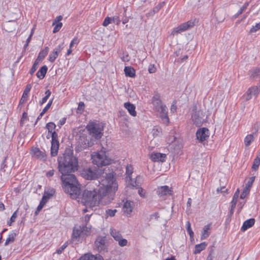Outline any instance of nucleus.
I'll use <instances>...</instances> for the list:
<instances>
[{"label":"nucleus","instance_id":"obj_1","mask_svg":"<svg viewBox=\"0 0 260 260\" xmlns=\"http://www.w3.org/2000/svg\"><path fill=\"white\" fill-rule=\"evenodd\" d=\"M118 186L114 175L106 174L98 181V184L92 182L81 194H78L75 198L78 199V201L86 207L82 210L83 213H85L92 210L93 207L99 206L102 200L108 194L115 192Z\"/></svg>","mask_w":260,"mask_h":260},{"label":"nucleus","instance_id":"obj_2","mask_svg":"<svg viewBox=\"0 0 260 260\" xmlns=\"http://www.w3.org/2000/svg\"><path fill=\"white\" fill-rule=\"evenodd\" d=\"M58 171L61 174L62 188L71 198H76L80 190V185L72 173L78 170V159L72 153H64L57 158Z\"/></svg>","mask_w":260,"mask_h":260},{"label":"nucleus","instance_id":"obj_3","mask_svg":"<svg viewBox=\"0 0 260 260\" xmlns=\"http://www.w3.org/2000/svg\"><path fill=\"white\" fill-rule=\"evenodd\" d=\"M92 163L99 168L111 165L115 160L108 153V151L103 147L100 150L93 152L91 154Z\"/></svg>","mask_w":260,"mask_h":260},{"label":"nucleus","instance_id":"obj_4","mask_svg":"<svg viewBox=\"0 0 260 260\" xmlns=\"http://www.w3.org/2000/svg\"><path fill=\"white\" fill-rule=\"evenodd\" d=\"M46 128L48 131L47 138L51 137V155L55 156L58 154L59 143L57 133L55 131L56 125L54 123L50 122L46 124Z\"/></svg>","mask_w":260,"mask_h":260},{"label":"nucleus","instance_id":"obj_5","mask_svg":"<svg viewBox=\"0 0 260 260\" xmlns=\"http://www.w3.org/2000/svg\"><path fill=\"white\" fill-rule=\"evenodd\" d=\"M94 145L92 139L89 138L86 135L85 130L81 129L79 131V137L78 140L76 149L80 151L84 149L91 147Z\"/></svg>","mask_w":260,"mask_h":260},{"label":"nucleus","instance_id":"obj_6","mask_svg":"<svg viewBox=\"0 0 260 260\" xmlns=\"http://www.w3.org/2000/svg\"><path fill=\"white\" fill-rule=\"evenodd\" d=\"M86 129L89 134L95 139L99 140L103 135V127L99 122L89 121L86 126Z\"/></svg>","mask_w":260,"mask_h":260},{"label":"nucleus","instance_id":"obj_7","mask_svg":"<svg viewBox=\"0 0 260 260\" xmlns=\"http://www.w3.org/2000/svg\"><path fill=\"white\" fill-rule=\"evenodd\" d=\"M91 234V228L86 226H75L73 231L72 239L76 241H82Z\"/></svg>","mask_w":260,"mask_h":260},{"label":"nucleus","instance_id":"obj_8","mask_svg":"<svg viewBox=\"0 0 260 260\" xmlns=\"http://www.w3.org/2000/svg\"><path fill=\"white\" fill-rule=\"evenodd\" d=\"M152 103L155 106L156 110L160 112V117L161 119L162 123L168 125L170 122V120L168 115L167 107L165 105H161L159 108H157L156 105H159L161 104V101L160 100L159 98H157L155 96L153 97Z\"/></svg>","mask_w":260,"mask_h":260},{"label":"nucleus","instance_id":"obj_9","mask_svg":"<svg viewBox=\"0 0 260 260\" xmlns=\"http://www.w3.org/2000/svg\"><path fill=\"white\" fill-rule=\"evenodd\" d=\"M194 25V23L192 21H188L186 22L183 23L179 25L178 26L173 29L171 32V35L175 36L177 34H180L182 32L188 30L189 28L193 27Z\"/></svg>","mask_w":260,"mask_h":260},{"label":"nucleus","instance_id":"obj_10","mask_svg":"<svg viewBox=\"0 0 260 260\" xmlns=\"http://www.w3.org/2000/svg\"><path fill=\"white\" fill-rule=\"evenodd\" d=\"M30 154L32 157L43 161H46L47 158L45 151H41L38 147H32L30 151Z\"/></svg>","mask_w":260,"mask_h":260},{"label":"nucleus","instance_id":"obj_11","mask_svg":"<svg viewBox=\"0 0 260 260\" xmlns=\"http://www.w3.org/2000/svg\"><path fill=\"white\" fill-rule=\"evenodd\" d=\"M209 131L207 128H199L196 133V137L200 142L206 141L209 137Z\"/></svg>","mask_w":260,"mask_h":260},{"label":"nucleus","instance_id":"obj_12","mask_svg":"<svg viewBox=\"0 0 260 260\" xmlns=\"http://www.w3.org/2000/svg\"><path fill=\"white\" fill-rule=\"evenodd\" d=\"M81 175L84 178L88 180L95 179L98 177L97 172L92 170L90 168L83 170Z\"/></svg>","mask_w":260,"mask_h":260},{"label":"nucleus","instance_id":"obj_13","mask_svg":"<svg viewBox=\"0 0 260 260\" xmlns=\"http://www.w3.org/2000/svg\"><path fill=\"white\" fill-rule=\"evenodd\" d=\"M259 92L260 88L257 86H254L249 88L244 94L245 100L248 101L250 100L252 95L257 96Z\"/></svg>","mask_w":260,"mask_h":260},{"label":"nucleus","instance_id":"obj_14","mask_svg":"<svg viewBox=\"0 0 260 260\" xmlns=\"http://www.w3.org/2000/svg\"><path fill=\"white\" fill-rule=\"evenodd\" d=\"M167 155L165 153L153 152L149 155L150 159L153 162H164Z\"/></svg>","mask_w":260,"mask_h":260},{"label":"nucleus","instance_id":"obj_15","mask_svg":"<svg viewBox=\"0 0 260 260\" xmlns=\"http://www.w3.org/2000/svg\"><path fill=\"white\" fill-rule=\"evenodd\" d=\"M62 49V45H59L57 47H55L54 50L49 54L48 60L51 62L55 61L56 59L58 56L59 54Z\"/></svg>","mask_w":260,"mask_h":260},{"label":"nucleus","instance_id":"obj_16","mask_svg":"<svg viewBox=\"0 0 260 260\" xmlns=\"http://www.w3.org/2000/svg\"><path fill=\"white\" fill-rule=\"evenodd\" d=\"M134 208V203L130 201H126L122 207V211L124 215L130 216Z\"/></svg>","mask_w":260,"mask_h":260},{"label":"nucleus","instance_id":"obj_17","mask_svg":"<svg viewBox=\"0 0 260 260\" xmlns=\"http://www.w3.org/2000/svg\"><path fill=\"white\" fill-rule=\"evenodd\" d=\"M172 190L167 185L158 187L157 189V194L159 197H163L167 195H172Z\"/></svg>","mask_w":260,"mask_h":260},{"label":"nucleus","instance_id":"obj_18","mask_svg":"<svg viewBox=\"0 0 260 260\" xmlns=\"http://www.w3.org/2000/svg\"><path fill=\"white\" fill-rule=\"evenodd\" d=\"M63 17L62 16L59 15L57 16L55 19L54 20L52 23V26H54L53 29V33H56L59 31V30L62 27L63 24L61 22V21L62 20Z\"/></svg>","mask_w":260,"mask_h":260},{"label":"nucleus","instance_id":"obj_19","mask_svg":"<svg viewBox=\"0 0 260 260\" xmlns=\"http://www.w3.org/2000/svg\"><path fill=\"white\" fill-rule=\"evenodd\" d=\"M106 239L105 237H98L95 242V246L99 251L104 250L105 249Z\"/></svg>","mask_w":260,"mask_h":260},{"label":"nucleus","instance_id":"obj_20","mask_svg":"<svg viewBox=\"0 0 260 260\" xmlns=\"http://www.w3.org/2000/svg\"><path fill=\"white\" fill-rule=\"evenodd\" d=\"M78 260H104V258L100 254L94 255L90 253H86L81 256Z\"/></svg>","mask_w":260,"mask_h":260},{"label":"nucleus","instance_id":"obj_21","mask_svg":"<svg viewBox=\"0 0 260 260\" xmlns=\"http://www.w3.org/2000/svg\"><path fill=\"white\" fill-rule=\"evenodd\" d=\"M123 106L132 116L135 117L137 116L136 107L134 104L130 102H126L124 103Z\"/></svg>","mask_w":260,"mask_h":260},{"label":"nucleus","instance_id":"obj_22","mask_svg":"<svg viewBox=\"0 0 260 260\" xmlns=\"http://www.w3.org/2000/svg\"><path fill=\"white\" fill-rule=\"evenodd\" d=\"M126 181L128 182L129 183V185L132 186L133 187H135L137 188L141 186L142 185V179L140 176H137L135 180H133L132 178L131 180L128 179V181Z\"/></svg>","mask_w":260,"mask_h":260},{"label":"nucleus","instance_id":"obj_23","mask_svg":"<svg viewBox=\"0 0 260 260\" xmlns=\"http://www.w3.org/2000/svg\"><path fill=\"white\" fill-rule=\"evenodd\" d=\"M255 223V219L254 218H250L245 221L241 228L242 231H245L248 229L252 227Z\"/></svg>","mask_w":260,"mask_h":260},{"label":"nucleus","instance_id":"obj_24","mask_svg":"<svg viewBox=\"0 0 260 260\" xmlns=\"http://www.w3.org/2000/svg\"><path fill=\"white\" fill-rule=\"evenodd\" d=\"M211 224L209 223L207 225H205L203 231H202L201 236V240H203L204 239H206L209 237L210 234V232L209 231L211 228Z\"/></svg>","mask_w":260,"mask_h":260},{"label":"nucleus","instance_id":"obj_25","mask_svg":"<svg viewBox=\"0 0 260 260\" xmlns=\"http://www.w3.org/2000/svg\"><path fill=\"white\" fill-rule=\"evenodd\" d=\"M239 193H240V190L239 189H237V190L236 191V192H235L234 195L233 197V199L231 203V212L232 213H233L234 209L236 207V204H237V203L238 201V199L239 198Z\"/></svg>","mask_w":260,"mask_h":260},{"label":"nucleus","instance_id":"obj_26","mask_svg":"<svg viewBox=\"0 0 260 260\" xmlns=\"http://www.w3.org/2000/svg\"><path fill=\"white\" fill-rule=\"evenodd\" d=\"M49 50L48 47H45L43 49L40 51L36 60L39 62L42 61L47 55Z\"/></svg>","mask_w":260,"mask_h":260},{"label":"nucleus","instance_id":"obj_27","mask_svg":"<svg viewBox=\"0 0 260 260\" xmlns=\"http://www.w3.org/2000/svg\"><path fill=\"white\" fill-rule=\"evenodd\" d=\"M47 70V67L45 65L43 66L37 72L36 74L37 77L40 79H43L45 77Z\"/></svg>","mask_w":260,"mask_h":260},{"label":"nucleus","instance_id":"obj_28","mask_svg":"<svg viewBox=\"0 0 260 260\" xmlns=\"http://www.w3.org/2000/svg\"><path fill=\"white\" fill-rule=\"evenodd\" d=\"M125 75L126 77L134 78L136 76L135 69L131 67H125L124 69Z\"/></svg>","mask_w":260,"mask_h":260},{"label":"nucleus","instance_id":"obj_29","mask_svg":"<svg viewBox=\"0 0 260 260\" xmlns=\"http://www.w3.org/2000/svg\"><path fill=\"white\" fill-rule=\"evenodd\" d=\"M207 246V243L205 242H204L199 244H197L195 246L193 253L195 254L200 253L202 251H203L206 248Z\"/></svg>","mask_w":260,"mask_h":260},{"label":"nucleus","instance_id":"obj_30","mask_svg":"<svg viewBox=\"0 0 260 260\" xmlns=\"http://www.w3.org/2000/svg\"><path fill=\"white\" fill-rule=\"evenodd\" d=\"M134 172V168L132 165H128L126 167V177L125 181H128V179L132 180V175Z\"/></svg>","mask_w":260,"mask_h":260},{"label":"nucleus","instance_id":"obj_31","mask_svg":"<svg viewBox=\"0 0 260 260\" xmlns=\"http://www.w3.org/2000/svg\"><path fill=\"white\" fill-rule=\"evenodd\" d=\"M259 165H260V151L257 153L256 156L254 159L253 165L252 166V169L254 171L257 170Z\"/></svg>","mask_w":260,"mask_h":260},{"label":"nucleus","instance_id":"obj_32","mask_svg":"<svg viewBox=\"0 0 260 260\" xmlns=\"http://www.w3.org/2000/svg\"><path fill=\"white\" fill-rule=\"evenodd\" d=\"M53 101V98H52L51 99H50L49 100V101L48 102V103H47L46 106L44 107V108L43 109L42 111L40 114L39 116L38 117V119H40L41 118H42L43 115L49 109V108H50L52 104Z\"/></svg>","mask_w":260,"mask_h":260},{"label":"nucleus","instance_id":"obj_33","mask_svg":"<svg viewBox=\"0 0 260 260\" xmlns=\"http://www.w3.org/2000/svg\"><path fill=\"white\" fill-rule=\"evenodd\" d=\"M254 136L252 134L247 135L244 140V144L246 147H248L251 143L254 141Z\"/></svg>","mask_w":260,"mask_h":260},{"label":"nucleus","instance_id":"obj_34","mask_svg":"<svg viewBox=\"0 0 260 260\" xmlns=\"http://www.w3.org/2000/svg\"><path fill=\"white\" fill-rule=\"evenodd\" d=\"M250 77L253 79H256L260 78V69L255 68L250 72Z\"/></svg>","mask_w":260,"mask_h":260},{"label":"nucleus","instance_id":"obj_35","mask_svg":"<svg viewBox=\"0 0 260 260\" xmlns=\"http://www.w3.org/2000/svg\"><path fill=\"white\" fill-rule=\"evenodd\" d=\"M192 121L197 126H200L203 123L202 118L200 117L197 114H194L192 116Z\"/></svg>","mask_w":260,"mask_h":260},{"label":"nucleus","instance_id":"obj_36","mask_svg":"<svg viewBox=\"0 0 260 260\" xmlns=\"http://www.w3.org/2000/svg\"><path fill=\"white\" fill-rule=\"evenodd\" d=\"M16 236V234L13 233L9 234L5 241V245H7L9 243H12L14 242L15 238Z\"/></svg>","mask_w":260,"mask_h":260},{"label":"nucleus","instance_id":"obj_37","mask_svg":"<svg viewBox=\"0 0 260 260\" xmlns=\"http://www.w3.org/2000/svg\"><path fill=\"white\" fill-rule=\"evenodd\" d=\"M110 233L111 236L116 241H118L120 238H121V235L120 232L115 229L111 230Z\"/></svg>","mask_w":260,"mask_h":260},{"label":"nucleus","instance_id":"obj_38","mask_svg":"<svg viewBox=\"0 0 260 260\" xmlns=\"http://www.w3.org/2000/svg\"><path fill=\"white\" fill-rule=\"evenodd\" d=\"M117 212L116 209H108L106 210L105 216L106 218L108 217H113L115 216L116 213Z\"/></svg>","mask_w":260,"mask_h":260},{"label":"nucleus","instance_id":"obj_39","mask_svg":"<svg viewBox=\"0 0 260 260\" xmlns=\"http://www.w3.org/2000/svg\"><path fill=\"white\" fill-rule=\"evenodd\" d=\"M18 210L17 209L16 211H15L12 214V215L11 216L10 220L7 222V225L8 226H11L13 222H15V220H16V219L17 217V213L18 212Z\"/></svg>","mask_w":260,"mask_h":260},{"label":"nucleus","instance_id":"obj_40","mask_svg":"<svg viewBox=\"0 0 260 260\" xmlns=\"http://www.w3.org/2000/svg\"><path fill=\"white\" fill-rule=\"evenodd\" d=\"M28 120V117L27 113L26 112L23 113L22 117L20 120V124L21 126H23V124Z\"/></svg>","mask_w":260,"mask_h":260},{"label":"nucleus","instance_id":"obj_41","mask_svg":"<svg viewBox=\"0 0 260 260\" xmlns=\"http://www.w3.org/2000/svg\"><path fill=\"white\" fill-rule=\"evenodd\" d=\"M80 42V40L78 37H74L70 43V48L73 47L74 45H78Z\"/></svg>","mask_w":260,"mask_h":260},{"label":"nucleus","instance_id":"obj_42","mask_svg":"<svg viewBox=\"0 0 260 260\" xmlns=\"http://www.w3.org/2000/svg\"><path fill=\"white\" fill-rule=\"evenodd\" d=\"M249 191L250 189L249 188L245 187L243 191L241 193L240 199L244 200L246 197V196L249 193Z\"/></svg>","mask_w":260,"mask_h":260},{"label":"nucleus","instance_id":"obj_43","mask_svg":"<svg viewBox=\"0 0 260 260\" xmlns=\"http://www.w3.org/2000/svg\"><path fill=\"white\" fill-rule=\"evenodd\" d=\"M39 63V61H37L36 60L35 61L31 68L29 71V73L30 75H32L36 72L38 68V65Z\"/></svg>","mask_w":260,"mask_h":260},{"label":"nucleus","instance_id":"obj_44","mask_svg":"<svg viewBox=\"0 0 260 260\" xmlns=\"http://www.w3.org/2000/svg\"><path fill=\"white\" fill-rule=\"evenodd\" d=\"M28 94H29L25 93L24 92H23L21 98L19 101L20 104H22L25 103L27 101Z\"/></svg>","mask_w":260,"mask_h":260},{"label":"nucleus","instance_id":"obj_45","mask_svg":"<svg viewBox=\"0 0 260 260\" xmlns=\"http://www.w3.org/2000/svg\"><path fill=\"white\" fill-rule=\"evenodd\" d=\"M255 180V177H251L249 178L247 183L246 184V188H248L250 189V187L252 186L253 183L254 182Z\"/></svg>","mask_w":260,"mask_h":260},{"label":"nucleus","instance_id":"obj_46","mask_svg":"<svg viewBox=\"0 0 260 260\" xmlns=\"http://www.w3.org/2000/svg\"><path fill=\"white\" fill-rule=\"evenodd\" d=\"M112 22V18L109 17H106L105 18L102 24L104 26L106 27Z\"/></svg>","mask_w":260,"mask_h":260},{"label":"nucleus","instance_id":"obj_47","mask_svg":"<svg viewBox=\"0 0 260 260\" xmlns=\"http://www.w3.org/2000/svg\"><path fill=\"white\" fill-rule=\"evenodd\" d=\"M55 191L54 190H51L50 191H45L43 196L45 197L46 199L49 200L51 197L53 196Z\"/></svg>","mask_w":260,"mask_h":260},{"label":"nucleus","instance_id":"obj_48","mask_svg":"<svg viewBox=\"0 0 260 260\" xmlns=\"http://www.w3.org/2000/svg\"><path fill=\"white\" fill-rule=\"evenodd\" d=\"M249 6V3L247 2L245 3L242 7L240 8V9L239 10V11L237 13V15H239L241 14Z\"/></svg>","mask_w":260,"mask_h":260},{"label":"nucleus","instance_id":"obj_49","mask_svg":"<svg viewBox=\"0 0 260 260\" xmlns=\"http://www.w3.org/2000/svg\"><path fill=\"white\" fill-rule=\"evenodd\" d=\"M138 193L140 195V196L142 198H145L146 197L145 191L141 186L139 187L138 188Z\"/></svg>","mask_w":260,"mask_h":260},{"label":"nucleus","instance_id":"obj_50","mask_svg":"<svg viewBox=\"0 0 260 260\" xmlns=\"http://www.w3.org/2000/svg\"><path fill=\"white\" fill-rule=\"evenodd\" d=\"M112 22L115 23L117 25H119L121 21L120 17L118 16H114L112 18Z\"/></svg>","mask_w":260,"mask_h":260},{"label":"nucleus","instance_id":"obj_51","mask_svg":"<svg viewBox=\"0 0 260 260\" xmlns=\"http://www.w3.org/2000/svg\"><path fill=\"white\" fill-rule=\"evenodd\" d=\"M117 241H118V244L121 246H124L127 245V241L125 239H121L120 238Z\"/></svg>","mask_w":260,"mask_h":260},{"label":"nucleus","instance_id":"obj_52","mask_svg":"<svg viewBox=\"0 0 260 260\" xmlns=\"http://www.w3.org/2000/svg\"><path fill=\"white\" fill-rule=\"evenodd\" d=\"M260 29V22L257 23L255 26H252V27L250 29L251 32H254L257 31Z\"/></svg>","mask_w":260,"mask_h":260},{"label":"nucleus","instance_id":"obj_53","mask_svg":"<svg viewBox=\"0 0 260 260\" xmlns=\"http://www.w3.org/2000/svg\"><path fill=\"white\" fill-rule=\"evenodd\" d=\"M45 206V205L44 204H43V203H41V202H40V204L39 205H38L37 208V210L35 212V215H38L39 212L41 211V210L42 209V208L44 207V206Z\"/></svg>","mask_w":260,"mask_h":260},{"label":"nucleus","instance_id":"obj_54","mask_svg":"<svg viewBox=\"0 0 260 260\" xmlns=\"http://www.w3.org/2000/svg\"><path fill=\"white\" fill-rule=\"evenodd\" d=\"M165 3L162 2L158 4L154 8L153 11L154 12H157L159 10L163 7Z\"/></svg>","mask_w":260,"mask_h":260},{"label":"nucleus","instance_id":"obj_55","mask_svg":"<svg viewBox=\"0 0 260 260\" xmlns=\"http://www.w3.org/2000/svg\"><path fill=\"white\" fill-rule=\"evenodd\" d=\"M156 68L154 64H150L148 67V72L150 73H154L156 72Z\"/></svg>","mask_w":260,"mask_h":260},{"label":"nucleus","instance_id":"obj_56","mask_svg":"<svg viewBox=\"0 0 260 260\" xmlns=\"http://www.w3.org/2000/svg\"><path fill=\"white\" fill-rule=\"evenodd\" d=\"M177 102L176 101H174L171 106V111L172 112H175L177 110V106H176Z\"/></svg>","mask_w":260,"mask_h":260},{"label":"nucleus","instance_id":"obj_57","mask_svg":"<svg viewBox=\"0 0 260 260\" xmlns=\"http://www.w3.org/2000/svg\"><path fill=\"white\" fill-rule=\"evenodd\" d=\"M66 117H63L61 119H60L59 120V121H58V126L59 127H61V126L62 125H63V124H65L66 122Z\"/></svg>","mask_w":260,"mask_h":260},{"label":"nucleus","instance_id":"obj_58","mask_svg":"<svg viewBox=\"0 0 260 260\" xmlns=\"http://www.w3.org/2000/svg\"><path fill=\"white\" fill-rule=\"evenodd\" d=\"M67 246V245H66V244L64 243L56 250V252L58 254H60L64 250V249L66 248Z\"/></svg>","mask_w":260,"mask_h":260},{"label":"nucleus","instance_id":"obj_59","mask_svg":"<svg viewBox=\"0 0 260 260\" xmlns=\"http://www.w3.org/2000/svg\"><path fill=\"white\" fill-rule=\"evenodd\" d=\"M245 204V201L240 202L238 204V207L239 208V211H241L244 204Z\"/></svg>","mask_w":260,"mask_h":260},{"label":"nucleus","instance_id":"obj_60","mask_svg":"<svg viewBox=\"0 0 260 260\" xmlns=\"http://www.w3.org/2000/svg\"><path fill=\"white\" fill-rule=\"evenodd\" d=\"M31 86L30 84H27L23 92H25V93H27L28 94H29V92H30V90H31Z\"/></svg>","mask_w":260,"mask_h":260},{"label":"nucleus","instance_id":"obj_61","mask_svg":"<svg viewBox=\"0 0 260 260\" xmlns=\"http://www.w3.org/2000/svg\"><path fill=\"white\" fill-rule=\"evenodd\" d=\"M48 99V98L45 96L40 101V104L41 105H43L44 103H45L47 100Z\"/></svg>","mask_w":260,"mask_h":260},{"label":"nucleus","instance_id":"obj_62","mask_svg":"<svg viewBox=\"0 0 260 260\" xmlns=\"http://www.w3.org/2000/svg\"><path fill=\"white\" fill-rule=\"evenodd\" d=\"M54 170H50L49 171L47 172L46 173V176L47 177H52L54 175Z\"/></svg>","mask_w":260,"mask_h":260},{"label":"nucleus","instance_id":"obj_63","mask_svg":"<svg viewBox=\"0 0 260 260\" xmlns=\"http://www.w3.org/2000/svg\"><path fill=\"white\" fill-rule=\"evenodd\" d=\"M161 129L160 128H154L152 130V132H153V136H155V135H157V133H159V130H160Z\"/></svg>","mask_w":260,"mask_h":260},{"label":"nucleus","instance_id":"obj_64","mask_svg":"<svg viewBox=\"0 0 260 260\" xmlns=\"http://www.w3.org/2000/svg\"><path fill=\"white\" fill-rule=\"evenodd\" d=\"M32 36L29 35V37H28L27 39L26 40V43L24 46L25 47H26L28 45V44L29 43V42H30V41L31 40Z\"/></svg>","mask_w":260,"mask_h":260}]
</instances>
